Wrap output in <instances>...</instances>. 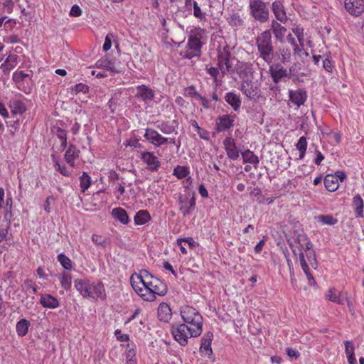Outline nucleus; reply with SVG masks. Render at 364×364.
<instances>
[{
  "instance_id": "1",
  "label": "nucleus",
  "mask_w": 364,
  "mask_h": 364,
  "mask_svg": "<svg viewBox=\"0 0 364 364\" xmlns=\"http://www.w3.org/2000/svg\"><path fill=\"white\" fill-rule=\"evenodd\" d=\"M255 45L259 57L267 64L274 60V47L270 30H265L255 38Z\"/></svg>"
},
{
  "instance_id": "2",
  "label": "nucleus",
  "mask_w": 364,
  "mask_h": 364,
  "mask_svg": "<svg viewBox=\"0 0 364 364\" xmlns=\"http://www.w3.org/2000/svg\"><path fill=\"white\" fill-rule=\"evenodd\" d=\"M181 316L183 324L192 328L195 336H200L203 331V317L195 308L189 306H183Z\"/></svg>"
},
{
  "instance_id": "3",
  "label": "nucleus",
  "mask_w": 364,
  "mask_h": 364,
  "mask_svg": "<svg viewBox=\"0 0 364 364\" xmlns=\"http://www.w3.org/2000/svg\"><path fill=\"white\" fill-rule=\"evenodd\" d=\"M203 30L200 28L192 29L188 39L187 45L181 55L187 59L200 56L201 53V41Z\"/></svg>"
},
{
  "instance_id": "4",
  "label": "nucleus",
  "mask_w": 364,
  "mask_h": 364,
  "mask_svg": "<svg viewBox=\"0 0 364 364\" xmlns=\"http://www.w3.org/2000/svg\"><path fill=\"white\" fill-rule=\"evenodd\" d=\"M249 9L251 16L259 23L268 21L269 11L267 4L262 0H250Z\"/></svg>"
},
{
  "instance_id": "5",
  "label": "nucleus",
  "mask_w": 364,
  "mask_h": 364,
  "mask_svg": "<svg viewBox=\"0 0 364 364\" xmlns=\"http://www.w3.org/2000/svg\"><path fill=\"white\" fill-rule=\"evenodd\" d=\"M235 60H236L235 58H230V53L227 47L218 51V67L223 76L235 73L236 68V65H234Z\"/></svg>"
},
{
  "instance_id": "6",
  "label": "nucleus",
  "mask_w": 364,
  "mask_h": 364,
  "mask_svg": "<svg viewBox=\"0 0 364 364\" xmlns=\"http://www.w3.org/2000/svg\"><path fill=\"white\" fill-rule=\"evenodd\" d=\"M144 290L148 292L143 295L147 301H153L156 299V295L164 296L167 291L166 284L157 277L152 279L150 282L144 283Z\"/></svg>"
},
{
  "instance_id": "7",
  "label": "nucleus",
  "mask_w": 364,
  "mask_h": 364,
  "mask_svg": "<svg viewBox=\"0 0 364 364\" xmlns=\"http://www.w3.org/2000/svg\"><path fill=\"white\" fill-rule=\"evenodd\" d=\"M171 332L175 340L183 346L187 345L189 338L198 336L194 335L191 327L183 323L173 325Z\"/></svg>"
},
{
  "instance_id": "8",
  "label": "nucleus",
  "mask_w": 364,
  "mask_h": 364,
  "mask_svg": "<svg viewBox=\"0 0 364 364\" xmlns=\"http://www.w3.org/2000/svg\"><path fill=\"white\" fill-rule=\"evenodd\" d=\"M179 210L183 216L189 215L196 208V198L194 193H188L178 199Z\"/></svg>"
},
{
  "instance_id": "9",
  "label": "nucleus",
  "mask_w": 364,
  "mask_h": 364,
  "mask_svg": "<svg viewBox=\"0 0 364 364\" xmlns=\"http://www.w3.org/2000/svg\"><path fill=\"white\" fill-rule=\"evenodd\" d=\"M240 90L249 100H257L259 97V88L257 83L251 80H243Z\"/></svg>"
},
{
  "instance_id": "10",
  "label": "nucleus",
  "mask_w": 364,
  "mask_h": 364,
  "mask_svg": "<svg viewBox=\"0 0 364 364\" xmlns=\"http://www.w3.org/2000/svg\"><path fill=\"white\" fill-rule=\"evenodd\" d=\"M235 115L223 114L215 119V129L217 132H224L234 126Z\"/></svg>"
},
{
  "instance_id": "11",
  "label": "nucleus",
  "mask_w": 364,
  "mask_h": 364,
  "mask_svg": "<svg viewBox=\"0 0 364 364\" xmlns=\"http://www.w3.org/2000/svg\"><path fill=\"white\" fill-rule=\"evenodd\" d=\"M283 63H272L269 65V73L273 82L277 84L284 77H288L287 70L282 65Z\"/></svg>"
},
{
  "instance_id": "12",
  "label": "nucleus",
  "mask_w": 364,
  "mask_h": 364,
  "mask_svg": "<svg viewBox=\"0 0 364 364\" xmlns=\"http://www.w3.org/2000/svg\"><path fill=\"white\" fill-rule=\"evenodd\" d=\"M344 7L350 15L358 17L364 12V0H345Z\"/></svg>"
},
{
  "instance_id": "13",
  "label": "nucleus",
  "mask_w": 364,
  "mask_h": 364,
  "mask_svg": "<svg viewBox=\"0 0 364 364\" xmlns=\"http://www.w3.org/2000/svg\"><path fill=\"white\" fill-rule=\"evenodd\" d=\"M235 72L240 77L244 79L252 76L254 73L253 65L250 62H240L236 60Z\"/></svg>"
},
{
  "instance_id": "14",
  "label": "nucleus",
  "mask_w": 364,
  "mask_h": 364,
  "mask_svg": "<svg viewBox=\"0 0 364 364\" xmlns=\"http://www.w3.org/2000/svg\"><path fill=\"white\" fill-rule=\"evenodd\" d=\"M141 160L146 164L147 168L150 171H157L161 166L160 161L152 152L144 151L141 156Z\"/></svg>"
},
{
  "instance_id": "15",
  "label": "nucleus",
  "mask_w": 364,
  "mask_h": 364,
  "mask_svg": "<svg viewBox=\"0 0 364 364\" xmlns=\"http://www.w3.org/2000/svg\"><path fill=\"white\" fill-rule=\"evenodd\" d=\"M213 338V334L211 332H208L204 334L201 338V344L200 347V353L202 355H205L210 358L213 354L211 348V343Z\"/></svg>"
},
{
  "instance_id": "16",
  "label": "nucleus",
  "mask_w": 364,
  "mask_h": 364,
  "mask_svg": "<svg viewBox=\"0 0 364 364\" xmlns=\"http://www.w3.org/2000/svg\"><path fill=\"white\" fill-rule=\"evenodd\" d=\"M74 285L75 289L84 298H90L92 296V284L87 279H75Z\"/></svg>"
},
{
  "instance_id": "17",
  "label": "nucleus",
  "mask_w": 364,
  "mask_h": 364,
  "mask_svg": "<svg viewBox=\"0 0 364 364\" xmlns=\"http://www.w3.org/2000/svg\"><path fill=\"white\" fill-rule=\"evenodd\" d=\"M223 145L229 159L236 160L239 158V151L232 137H226L223 141Z\"/></svg>"
},
{
  "instance_id": "18",
  "label": "nucleus",
  "mask_w": 364,
  "mask_h": 364,
  "mask_svg": "<svg viewBox=\"0 0 364 364\" xmlns=\"http://www.w3.org/2000/svg\"><path fill=\"white\" fill-rule=\"evenodd\" d=\"M136 97L144 102L151 101L154 97V92L145 85L136 87Z\"/></svg>"
},
{
  "instance_id": "19",
  "label": "nucleus",
  "mask_w": 364,
  "mask_h": 364,
  "mask_svg": "<svg viewBox=\"0 0 364 364\" xmlns=\"http://www.w3.org/2000/svg\"><path fill=\"white\" fill-rule=\"evenodd\" d=\"M224 100L235 112L240 110L242 101L239 95L233 92H228L225 94Z\"/></svg>"
},
{
  "instance_id": "20",
  "label": "nucleus",
  "mask_w": 364,
  "mask_h": 364,
  "mask_svg": "<svg viewBox=\"0 0 364 364\" xmlns=\"http://www.w3.org/2000/svg\"><path fill=\"white\" fill-rule=\"evenodd\" d=\"M307 95L306 92L304 90L299 89L295 91H289V99L292 103L300 107L304 105L306 100Z\"/></svg>"
},
{
  "instance_id": "21",
  "label": "nucleus",
  "mask_w": 364,
  "mask_h": 364,
  "mask_svg": "<svg viewBox=\"0 0 364 364\" xmlns=\"http://www.w3.org/2000/svg\"><path fill=\"white\" fill-rule=\"evenodd\" d=\"M92 296L90 298L100 299L102 301L107 298L106 291L104 284L101 282H98L96 284H92L91 288Z\"/></svg>"
},
{
  "instance_id": "22",
  "label": "nucleus",
  "mask_w": 364,
  "mask_h": 364,
  "mask_svg": "<svg viewBox=\"0 0 364 364\" xmlns=\"http://www.w3.org/2000/svg\"><path fill=\"white\" fill-rule=\"evenodd\" d=\"M272 11L276 18L282 23H285L287 20L284 6L279 1H275L272 4Z\"/></svg>"
},
{
  "instance_id": "23",
  "label": "nucleus",
  "mask_w": 364,
  "mask_h": 364,
  "mask_svg": "<svg viewBox=\"0 0 364 364\" xmlns=\"http://www.w3.org/2000/svg\"><path fill=\"white\" fill-rule=\"evenodd\" d=\"M80 150L73 144H70L65 154V160L72 167L75 166V160L79 157Z\"/></svg>"
},
{
  "instance_id": "24",
  "label": "nucleus",
  "mask_w": 364,
  "mask_h": 364,
  "mask_svg": "<svg viewBox=\"0 0 364 364\" xmlns=\"http://www.w3.org/2000/svg\"><path fill=\"white\" fill-rule=\"evenodd\" d=\"M40 303L43 307L49 309H55L59 306L58 299L48 294L41 295Z\"/></svg>"
},
{
  "instance_id": "25",
  "label": "nucleus",
  "mask_w": 364,
  "mask_h": 364,
  "mask_svg": "<svg viewBox=\"0 0 364 364\" xmlns=\"http://www.w3.org/2000/svg\"><path fill=\"white\" fill-rule=\"evenodd\" d=\"M275 56H277V60H279V63L286 64L290 62L291 57V50L287 47L279 48L277 52H274Z\"/></svg>"
},
{
  "instance_id": "26",
  "label": "nucleus",
  "mask_w": 364,
  "mask_h": 364,
  "mask_svg": "<svg viewBox=\"0 0 364 364\" xmlns=\"http://www.w3.org/2000/svg\"><path fill=\"white\" fill-rule=\"evenodd\" d=\"M161 135L156 130L150 128L145 129L144 137L155 146H159Z\"/></svg>"
},
{
  "instance_id": "27",
  "label": "nucleus",
  "mask_w": 364,
  "mask_h": 364,
  "mask_svg": "<svg viewBox=\"0 0 364 364\" xmlns=\"http://www.w3.org/2000/svg\"><path fill=\"white\" fill-rule=\"evenodd\" d=\"M158 318L160 321L168 322L171 318V310L167 304L162 303L158 308Z\"/></svg>"
},
{
  "instance_id": "28",
  "label": "nucleus",
  "mask_w": 364,
  "mask_h": 364,
  "mask_svg": "<svg viewBox=\"0 0 364 364\" xmlns=\"http://www.w3.org/2000/svg\"><path fill=\"white\" fill-rule=\"evenodd\" d=\"M112 215L124 225H127L129 222V218L127 211L122 208H114L112 210Z\"/></svg>"
},
{
  "instance_id": "29",
  "label": "nucleus",
  "mask_w": 364,
  "mask_h": 364,
  "mask_svg": "<svg viewBox=\"0 0 364 364\" xmlns=\"http://www.w3.org/2000/svg\"><path fill=\"white\" fill-rule=\"evenodd\" d=\"M299 256V260H300L301 268L307 277L309 284L314 286L316 284V281H315L313 275L309 272V268L307 262L305 259L304 254L303 252H300Z\"/></svg>"
},
{
  "instance_id": "30",
  "label": "nucleus",
  "mask_w": 364,
  "mask_h": 364,
  "mask_svg": "<svg viewBox=\"0 0 364 364\" xmlns=\"http://www.w3.org/2000/svg\"><path fill=\"white\" fill-rule=\"evenodd\" d=\"M353 207L355 212L356 217H363L364 202L361 196L358 194L353 198Z\"/></svg>"
},
{
  "instance_id": "31",
  "label": "nucleus",
  "mask_w": 364,
  "mask_h": 364,
  "mask_svg": "<svg viewBox=\"0 0 364 364\" xmlns=\"http://www.w3.org/2000/svg\"><path fill=\"white\" fill-rule=\"evenodd\" d=\"M324 186L326 188L331 192L335 191L338 188V183L336 176L328 174L324 178Z\"/></svg>"
},
{
  "instance_id": "32",
  "label": "nucleus",
  "mask_w": 364,
  "mask_h": 364,
  "mask_svg": "<svg viewBox=\"0 0 364 364\" xmlns=\"http://www.w3.org/2000/svg\"><path fill=\"white\" fill-rule=\"evenodd\" d=\"M30 325V321L25 318H22L18 321L16 326L18 336L21 337L26 336L28 333Z\"/></svg>"
},
{
  "instance_id": "33",
  "label": "nucleus",
  "mask_w": 364,
  "mask_h": 364,
  "mask_svg": "<svg viewBox=\"0 0 364 364\" xmlns=\"http://www.w3.org/2000/svg\"><path fill=\"white\" fill-rule=\"evenodd\" d=\"M134 220L136 225H141L151 220V215L147 210H139L135 215Z\"/></svg>"
},
{
  "instance_id": "34",
  "label": "nucleus",
  "mask_w": 364,
  "mask_h": 364,
  "mask_svg": "<svg viewBox=\"0 0 364 364\" xmlns=\"http://www.w3.org/2000/svg\"><path fill=\"white\" fill-rule=\"evenodd\" d=\"M10 107L13 114H21L26 109L24 103L17 100L10 102Z\"/></svg>"
},
{
  "instance_id": "35",
  "label": "nucleus",
  "mask_w": 364,
  "mask_h": 364,
  "mask_svg": "<svg viewBox=\"0 0 364 364\" xmlns=\"http://www.w3.org/2000/svg\"><path fill=\"white\" fill-rule=\"evenodd\" d=\"M296 242L304 251L310 250L313 247L311 242L305 234H299L296 237Z\"/></svg>"
},
{
  "instance_id": "36",
  "label": "nucleus",
  "mask_w": 364,
  "mask_h": 364,
  "mask_svg": "<svg viewBox=\"0 0 364 364\" xmlns=\"http://www.w3.org/2000/svg\"><path fill=\"white\" fill-rule=\"evenodd\" d=\"M242 156L245 163L257 164L259 162L258 156L249 149L242 152Z\"/></svg>"
},
{
  "instance_id": "37",
  "label": "nucleus",
  "mask_w": 364,
  "mask_h": 364,
  "mask_svg": "<svg viewBox=\"0 0 364 364\" xmlns=\"http://www.w3.org/2000/svg\"><path fill=\"white\" fill-rule=\"evenodd\" d=\"M190 173L188 167L178 165L174 169L173 174L178 179L186 178Z\"/></svg>"
},
{
  "instance_id": "38",
  "label": "nucleus",
  "mask_w": 364,
  "mask_h": 364,
  "mask_svg": "<svg viewBox=\"0 0 364 364\" xmlns=\"http://www.w3.org/2000/svg\"><path fill=\"white\" fill-rule=\"evenodd\" d=\"M138 274H134L131 276L130 282L132 288L136 291V293H141L142 291H145L144 287H143L142 281H139V279H136Z\"/></svg>"
},
{
  "instance_id": "39",
  "label": "nucleus",
  "mask_w": 364,
  "mask_h": 364,
  "mask_svg": "<svg viewBox=\"0 0 364 364\" xmlns=\"http://www.w3.org/2000/svg\"><path fill=\"white\" fill-rule=\"evenodd\" d=\"M61 287L65 290H70L72 285V277L70 273L64 272L60 277Z\"/></svg>"
},
{
  "instance_id": "40",
  "label": "nucleus",
  "mask_w": 364,
  "mask_h": 364,
  "mask_svg": "<svg viewBox=\"0 0 364 364\" xmlns=\"http://www.w3.org/2000/svg\"><path fill=\"white\" fill-rule=\"evenodd\" d=\"M296 149L299 151V159H302L304 156L307 148V141L305 136H301L296 144Z\"/></svg>"
},
{
  "instance_id": "41",
  "label": "nucleus",
  "mask_w": 364,
  "mask_h": 364,
  "mask_svg": "<svg viewBox=\"0 0 364 364\" xmlns=\"http://www.w3.org/2000/svg\"><path fill=\"white\" fill-rule=\"evenodd\" d=\"M229 24L235 28L241 27L243 24V20L238 14H232L228 19Z\"/></svg>"
},
{
  "instance_id": "42",
  "label": "nucleus",
  "mask_w": 364,
  "mask_h": 364,
  "mask_svg": "<svg viewBox=\"0 0 364 364\" xmlns=\"http://www.w3.org/2000/svg\"><path fill=\"white\" fill-rule=\"evenodd\" d=\"M80 188L82 192L87 190L91 185V178L86 172L82 173V176L80 177Z\"/></svg>"
},
{
  "instance_id": "43",
  "label": "nucleus",
  "mask_w": 364,
  "mask_h": 364,
  "mask_svg": "<svg viewBox=\"0 0 364 364\" xmlns=\"http://www.w3.org/2000/svg\"><path fill=\"white\" fill-rule=\"evenodd\" d=\"M151 274H150L147 270L142 269L140 271L139 274H138L136 279H139V281H142L143 287H144V283L150 282L152 279H155Z\"/></svg>"
},
{
  "instance_id": "44",
  "label": "nucleus",
  "mask_w": 364,
  "mask_h": 364,
  "mask_svg": "<svg viewBox=\"0 0 364 364\" xmlns=\"http://www.w3.org/2000/svg\"><path fill=\"white\" fill-rule=\"evenodd\" d=\"M287 31V28L282 26L278 29H276L274 31H273L272 33L277 41L283 43L284 42V36Z\"/></svg>"
},
{
  "instance_id": "45",
  "label": "nucleus",
  "mask_w": 364,
  "mask_h": 364,
  "mask_svg": "<svg viewBox=\"0 0 364 364\" xmlns=\"http://www.w3.org/2000/svg\"><path fill=\"white\" fill-rule=\"evenodd\" d=\"M306 252V257H307V259L309 262L310 263L311 266L316 269L318 267V262L316 257V254L314 250L311 249L310 250L305 251Z\"/></svg>"
},
{
  "instance_id": "46",
  "label": "nucleus",
  "mask_w": 364,
  "mask_h": 364,
  "mask_svg": "<svg viewBox=\"0 0 364 364\" xmlns=\"http://www.w3.org/2000/svg\"><path fill=\"white\" fill-rule=\"evenodd\" d=\"M318 221L323 225H333L338 222L337 219L329 215L318 216Z\"/></svg>"
},
{
  "instance_id": "47",
  "label": "nucleus",
  "mask_w": 364,
  "mask_h": 364,
  "mask_svg": "<svg viewBox=\"0 0 364 364\" xmlns=\"http://www.w3.org/2000/svg\"><path fill=\"white\" fill-rule=\"evenodd\" d=\"M53 162L55 164V168L57 171H58L62 175L65 176H69L70 175V171L68 170L65 166H61L59 161L56 159L54 155H52Z\"/></svg>"
},
{
  "instance_id": "48",
  "label": "nucleus",
  "mask_w": 364,
  "mask_h": 364,
  "mask_svg": "<svg viewBox=\"0 0 364 364\" xmlns=\"http://www.w3.org/2000/svg\"><path fill=\"white\" fill-rule=\"evenodd\" d=\"M58 260L60 264L66 269H70L72 267L71 260L65 255L60 254L58 256Z\"/></svg>"
},
{
  "instance_id": "49",
  "label": "nucleus",
  "mask_w": 364,
  "mask_h": 364,
  "mask_svg": "<svg viewBox=\"0 0 364 364\" xmlns=\"http://www.w3.org/2000/svg\"><path fill=\"white\" fill-rule=\"evenodd\" d=\"M109 64V66H107V69L110 70L111 72L119 73L122 71V69L120 66V63L116 62L114 59L110 58Z\"/></svg>"
},
{
  "instance_id": "50",
  "label": "nucleus",
  "mask_w": 364,
  "mask_h": 364,
  "mask_svg": "<svg viewBox=\"0 0 364 364\" xmlns=\"http://www.w3.org/2000/svg\"><path fill=\"white\" fill-rule=\"evenodd\" d=\"M193 15L196 18H198L200 21L205 19V14L202 11L196 1H193Z\"/></svg>"
},
{
  "instance_id": "51",
  "label": "nucleus",
  "mask_w": 364,
  "mask_h": 364,
  "mask_svg": "<svg viewBox=\"0 0 364 364\" xmlns=\"http://www.w3.org/2000/svg\"><path fill=\"white\" fill-rule=\"evenodd\" d=\"M219 68L215 67H210L207 69V73L213 78L214 82L216 86L220 85V82L218 80V75L219 74Z\"/></svg>"
},
{
  "instance_id": "52",
  "label": "nucleus",
  "mask_w": 364,
  "mask_h": 364,
  "mask_svg": "<svg viewBox=\"0 0 364 364\" xmlns=\"http://www.w3.org/2000/svg\"><path fill=\"white\" fill-rule=\"evenodd\" d=\"M110 58H109L107 55H105V56L101 58L96 62V63H95L96 67L98 68H107V66H109V63Z\"/></svg>"
},
{
  "instance_id": "53",
  "label": "nucleus",
  "mask_w": 364,
  "mask_h": 364,
  "mask_svg": "<svg viewBox=\"0 0 364 364\" xmlns=\"http://www.w3.org/2000/svg\"><path fill=\"white\" fill-rule=\"evenodd\" d=\"M28 77V75L25 73L23 71H16L13 74V80L16 82H22Z\"/></svg>"
},
{
  "instance_id": "54",
  "label": "nucleus",
  "mask_w": 364,
  "mask_h": 364,
  "mask_svg": "<svg viewBox=\"0 0 364 364\" xmlns=\"http://www.w3.org/2000/svg\"><path fill=\"white\" fill-rule=\"evenodd\" d=\"M159 128L160 129L162 133L166 134H169L175 131V127L173 126H170L165 122L161 123L159 126Z\"/></svg>"
},
{
  "instance_id": "55",
  "label": "nucleus",
  "mask_w": 364,
  "mask_h": 364,
  "mask_svg": "<svg viewBox=\"0 0 364 364\" xmlns=\"http://www.w3.org/2000/svg\"><path fill=\"white\" fill-rule=\"evenodd\" d=\"M114 36L113 35V33H108L106 37H105V43L103 44V50L105 51H107L108 50H109L111 48V46H112V41L114 39Z\"/></svg>"
},
{
  "instance_id": "56",
  "label": "nucleus",
  "mask_w": 364,
  "mask_h": 364,
  "mask_svg": "<svg viewBox=\"0 0 364 364\" xmlns=\"http://www.w3.org/2000/svg\"><path fill=\"white\" fill-rule=\"evenodd\" d=\"M345 351L347 357L354 355V345L352 341H347L345 342Z\"/></svg>"
},
{
  "instance_id": "57",
  "label": "nucleus",
  "mask_w": 364,
  "mask_h": 364,
  "mask_svg": "<svg viewBox=\"0 0 364 364\" xmlns=\"http://www.w3.org/2000/svg\"><path fill=\"white\" fill-rule=\"evenodd\" d=\"M326 296L328 299V300L333 302H340L339 298L336 294V290L335 289H330L328 291V294H326Z\"/></svg>"
},
{
  "instance_id": "58",
  "label": "nucleus",
  "mask_w": 364,
  "mask_h": 364,
  "mask_svg": "<svg viewBox=\"0 0 364 364\" xmlns=\"http://www.w3.org/2000/svg\"><path fill=\"white\" fill-rule=\"evenodd\" d=\"M194 96L200 101L201 105L205 109H208L210 108V103L205 97H203L198 92H195Z\"/></svg>"
},
{
  "instance_id": "59",
  "label": "nucleus",
  "mask_w": 364,
  "mask_h": 364,
  "mask_svg": "<svg viewBox=\"0 0 364 364\" xmlns=\"http://www.w3.org/2000/svg\"><path fill=\"white\" fill-rule=\"evenodd\" d=\"M73 90H75L76 93L82 92L85 94L88 92L89 87L85 84L79 83L75 85Z\"/></svg>"
},
{
  "instance_id": "60",
  "label": "nucleus",
  "mask_w": 364,
  "mask_h": 364,
  "mask_svg": "<svg viewBox=\"0 0 364 364\" xmlns=\"http://www.w3.org/2000/svg\"><path fill=\"white\" fill-rule=\"evenodd\" d=\"M288 77L295 80L297 79V69L296 64L292 65L289 70H287Z\"/></svg>"
},
{
  "instance_id": "61",
  "label": "nucleus",
  "mask_w": 364,
  "mask_h": 364,
  "mask_svg": "<svg viewBox=\"0 0 364 364\" xmlns=\"http://www.w3.org/2000/svg\"><path fill=\"white\" fill-rule=\"evenodd\" d=\"M92 240L97 245H101L102 247L106 246V240L100 235H92Z\"/></svg>"
},
{
  "instance_id": "62",
  "label": "nucleus",
  "mask_w": 364,
  "mask_h": 364,
  "mask_svg": "<svg viewBox=\"0 0 364 364\" xmlns=\"http://www.w3.org/2000/svg\"><path fill=\"white\" fill-rule=\"evenodd\" d=\"M323 134H326L328 136H330L336 143H340L341 139V134L339 132H333V131H330L329 132H323Z\"/></svg>"
},
{
  "instance_id": "63",
  "label": "nucleus",
  "mask_w": 364,
  "mask_h": 364,
  "mask_svg": "<svg viewBox=\"0 0 364 364\" xmlns=\"http://www.w3.org/2000/svg\"><path fill=\"white\" fill-rule=\"evenodd\" d=\"M70 14L75 17L80 16L82 14V10L79 6L75 4L71 7Z\"/></svg>"
},
{
  "instance_id": "64",
  "label": "nucleus",
  "mask_w": 364,
  "mask_h": 364,
  "mask_svg": "<svg viewBox=\"0 0 364 364\" xmlns=\"http://www.w3.org/2000/svg\"><path fill=\"white\" fill-rule=\"evenodd\" d=\"M55 134L60 140L67 139V132L62 128L58 127Z\"/></svg>"
}]
</instances>
